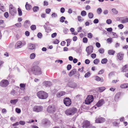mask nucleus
<instances>
[{"mask_svg": "<svg viewBox=\"0 0 128 128\" xmlns=\"http://www.w3.org/2000/svg\"><path fill=\"white\" fill-rule=\"evenodd\" d=\"M37 96L39 98L42 99H46L48 96V94L43 91H40L38 92Z\"/></svg>", "mask_w": 128, "mask_h": 128, "instance_id": "f257e3e1", "label": "nucleus"}, {"mask_svg": "<svg viewBox=\"0 0 128 128\" xmlns=\"http://www.w3.org/2000/svg\"><path fill=\"white\" fill-rule=\"evenodd\" d=\"M32 72L35 75H38L41 74L40 68L37 66H34L32 68Z\"/></svg>", "mask_w": 128, "mask_h": 128, "instance_id": "f03ea898", "label": "nucleus"}, {"mask_svg": "<svg viewBox=\"0 0 128 128\" xmlns=\"http://www.w3.org/2000/svg\"><path fill=\"white\" fill-rule=\"evenodd\" d=\"M77 109L75 108H72L66 110L65 112L66 114L67 115H72L76 112Z\"/></svg>", "mask_w": 128, "mask_h": 128, "instance_id": "7ed1b4c3", "label": "nucleus"}, {"mask_svg": "<svg viewBox=\"0 0 128 128\" xmlns=\"http://www.w3.org/2000/svg\"><path fill=\"white\" fill-rule=\"evenodd\" d=\"M56 108L54 105H49L47 108L46 111L50 113H53L56 111Z\"/></svg>", "mask_w": 128, "mask_h": 128, "instance_id": "20e7f679", "label": "nucleus"}, {"mask_svg": "<svg viewBox=\"0 0 128 128\" xmlns=\"http://www.w3.org/2000/svg\"><path fill=\"white\" fill-rule=\"evenodd\" d=\"M93 100V97L92 95H88L85 100V104H88L92 102Z\"/></svg>", "mask_w": 128, "mask_h": 128, "instance_id": "39448f33", "label": "nucleus"}, {"mask_svg": "<svg viewBox=\"0 0 128 128\" xmlns=\"http://www.w3.org/2000/svg\"><path fill=\"white\" fill-rule=\"evenodd\" d=\"M43 107L41 106H35L33 108V110L34 112H39L42 111Z\"/></svg>", "mask_w": 128, "mask_h": 128, "instance_id": "423d86ee", "label": "nucleus"}, {"mask_svg": "<svg viewBox=\"0 0 128 128\" xmlns=\"http://www.w3.org/2000/svg\"><path fill=\"white\" fill-rule=\"evenodd\" d=\"M64 104L66 106H69L70 105L72 102L71 99L68 98H65L64 100Z\"/></svg>", "mask_w": 128, "mask_h": 128, "instance_id": "0eeeda50", "label": "nucleus"}, {"mask_svg": "<svg viewBox=\"0 0 128 128\" xmlns=\"http://www.w3.org/2000/svg\"><path fill=\"white\" fill-rule=\"evenodd\" d=\"M9 84V81L6 80H2L0 82V86L2 87H6Z\"/></svg>", "mask_w": 128, "mask_h": 128, "instance_id": "6e6552de", "label": "nucleus"}, {"mask_svg": "<svg viewBox=\"0 0 128 128\" xmlns=\"http://www.w3.org/2000/svg\"><path fill=\"white\" fill-rule=\"evenodd\" d=\"M12 5H10V12L12 16H14L16 13V9L14 7H12Z\"/></svg>", "mask_w": 128, "mask_h": 128, "instance_id": "1a4fd4ad", "label": "nucleus"}, {"mask_svg": "<svg viewBox=\"0 0 128 128\" xmlns=\"http://www.w3.org/2000/svg\"><path fill=\"white\" fill-rule=\"evenodd\" d=\"M93 48L92 46H88L86 48V51L87 53V56H88L93 52Z\"/></svg>", "mask_w": 128, "mask_h": 128, "instance_id": "9d476101", "label": "nucleus"}, {"mask_svg": "<svg viewBox=\"0 0 128 128\" xmlns=\"http://www.w3.org/2000/svg\"><path fill=\"white\" fill-rule=\"evenodd\" d=\"M106 120L105 118L101 117L98 118H96L95 122L96 123H102Z\"/></svg>", "mask_w": 128, "mask_h": 128, "instance_id": "9b49d317", "label": "nucleus"}, {"mask_svg": "<svg viewBox=\"0 0 128 128\" xmlns=\"http://www.w3.org/2000/svg\"><path fill=\"white\" fill-rule=\"evenodd\" d=\"M82 124V127L83 128H87L90 126V122L87 120L84 121Z\"/></svg>", "mask_w": 128, "mask_h": 128, "instance_id": "f8f14e48", "label": "nucleus"}, {"mask_svg": "<svg viewBox=\"0 0 128 128\" xmlns=\"http://www.w3.org/2000/svg\"><path fill=\"white\" fill-rule=\"evenodd\" d=\"M124 54L121 52L118 53L117 54L118 59L120 60H122L124 58Z\"/></svg>", "mask_w": 128, "mask_h": 128, "instance_id": "ddd939ff", "label": "nucleus"}, {"mask_svg": "<svg viewBox=\"0 0 128 128\" xmlns=\"http://www.w3.org/2000/svg\"><path fill=\"white\" fill-rule=\"evenodd\" d=\"M68 86L72 88H76L77 86L76 84L73 82H70L68 83Z\"/></svg>", "mask_w": 128, "mask_h": 128, "instance_id": "4468645a", "label": "nucleus"}, {"mask_svg": "<svg viewBox=\"0 0 128 128\" xmlns=\"http://www.w3.org/2000/svg\"><path fill=\"white\" fill-rule=\"evenodd\" d=\"M66 94V92L64 91H60L58 92L56 94V96L58 98H60L64 96Z\"/></svg>", "mask_w": 128, "mask_h": 128, "instance_id": "2eb2a0df", "label": "nucleus"}, {"mask_svg": "<svg viewBox=\"0 0 128 128\" xmlns=\"http://www.w3.org/2000/svg\"><path fill=\"white\" fill-rule=\"evenodd\" d=\"M104 103V100L101 99L96 104V106L98 107H99L102 106Z\"/></svg>", "mask_w": 128, "mask_h": 128, "instance_id": "dca6fc26", "label": "nucleus"}, {"mask_svg": "<svg viewBox=\"0 0 128 128\" xmlns=\"http://www.w3.org/2000/svg\"><path fill=\"white\" fill-rule=\"evenodd\" d=\"M119 20H121V22L122 23H124L128 22V18H120Z\"/></svg>", "mask_w": 128, "mask_h": 128, "instance_id": "f3484780", "label": "nucleus"}, {"mask_svg": "<svg viewBox=\"0 0 128 128\" xmlns=\"http://www.w3.org/2000/svg\"><path fill=\"white\" fill-rule=\"evenodd\" d=\"M76 69H74L71 70L68 74V75L70 76H72L73 75L75 74L76 72Z\"/></svg>", "mask_w": 128, "mask_h": 128, "instance_id": "a211bd4d", "label": "nucleus"}, {"mask_svg": "<svg viewBox=\"0 0 128 128\" xmlns=\"http://www.w3.org/2000/svg\"><path fill=\"white\" fill-rule=\"evenodd\" d=\"M25 7L26 10H30L32 7L31 5L28 4L27 2L26 3Z\"/></svg>", "mask_w": 128, "mask_h": 128, "instance_id": "6ab92c4d", "label": "nucleus"}, {"mask_svg": "<svg viewBox=\"0 0 128 128\" xmlns=\"http://www.w3.org/2000/svg\"><path fill=\"white\" fill-rule=\"evenodd\" d=\"M43 84L46 86H50L52 85L51 82L49 81H45L43 82Z\"/></svg>", "mask_w": 128, "mask_h": 128, "instance_id": "aec40b11", "label": "nucleus"}, {"mask_svg": "<svg viewBox=\"0 0 128 128\" xmlns=\"http://www.w3.org/2000/svg\"><path fill=\"white\" fill-rule=\"evenodd\" d=\"M26 44L25 42H24V44L23 43H22V42L20 41L16 43V46H17V48H20V46L22 45H24Z\"/></svg>", "mask_w": 128, "mask_h": 128, "instance_id": "412c9836", "label": "nucleus"}, {"mask_svg": "<svg viewBox=\"0 0 128 128\" xmlns=\"http://www.w3.org/2000/svg\"><path fill=\"white\" fill-rule=\"evenodd\" d=\"M128 70V65L126 64L123 67L122 70L123 72H126Z\"/></svg>", "mask_w": 128, "mask_h": 128, "instance_id": "4be33fe9", "label": "nucleus"}, {"mask_svg": "<svg viewBox=\"0 0 128 128\" xmlns=\"http://www.w3.org/2000/svg\"><path fill=\"white\" fill-rule=\"evenodd\" d=\"M28 48L30 49H34L35 48V45L32 44H30L28 45Z\"/></svg>", "mask_w": 128, "mask_h": 128, "instance_id": "5701e85b", "label": "nucleus"}, {"mask_svg": "<svg viewBox=\"0 0 128 128\" xmlns=\"http://www.w3.org/2000/svg\"><path fill=\"white\" fill-rule=\"evenodd\" d=\"M120 93L118 92L116 94L114 97V100L116 101H117L120 98Z\"/></svg>", "mask_w": 128, "mask_h": 128, "instance_id": "b1692460", "label": "nucleus"}, {"mask_svg": "<svg viewBox=\"0 0 128 128\" xmlns=\"http://www.w3.org/2000/svg\"><path fill=\"white\" fill-rule=\"evenodd\" d=\"M20 86L21 89L22 90H24L25 89L26 84H20Z\"/></svg>", "mask_w": 128, "mask_h": 128, "instance_id": "393cba45", "label": "nucleus"}, {"mask_svg": "<svg viewBox=\"0 0 128 128\" xmlns=\"http://www.w3.org/2000/svg\"><path fill=\"white\" fill-rule=\"evenodd\" d=\"M95 80L96 81H100L102 82H103L104 81V79L102 78H100L98 76H96V77Z\"/></svg>", "mask_w": 128, "mask_h": 128, "instance_id": "a878e982", "label": "nucleus"}, {"mask_svg": "<svg viewBox=\"0 0 128 128\" xmlns=\"http://www.w3.org/2000/svg\"><path fill=\"white\" fill-rule=\"evenodd\" d=\"M120 87L122 88H128V84H124L120 85Z\"/></svg>", "mask_w": 128, "mask_h": 128, "instance_id": "bb28decb", "label": "nucleus"}, {"mask_svg": "<svg viewBox=\"0 0 128 128\" xmlns=\"http://www.w3.org/2000/svg\"><path fill=\"white\" fill-rule=\"evenodd\" d=\"M18 100L17 99L12 100H10V102L11 104H15L16 103L18 102Z\"/></svg>", "mask_w": 128, "mask_h": 128, "instance_id": "cd10ccee", "label": "nucleus"}, {"mask_svg": "<svg viewBox=\"0 0 128 128\" xmlns=\"http://www.w3.org/2000/svg\"><path fill=\"white\" fill-rule=\"evenodd\" d=\"M34 12H36L38 10L39 8L38 6H34L32 8Z\"/></svg>", "mask_w": 128, "mask_h": 128, "instance_id": "c85d7f7f", "label": "nucleus"}, {"mask_svg": "<svg viewBox=\"0 0 128 128\" xmlns=\"http://www.w3.org/2000/svg\"><path fill=\"white\" fill-rule=\"evenodd\" d=\"M115 52L114 51L112 50H110L108 51V53L110 55H114Z\"/></svg>", "mask_w": 128, "mask_h": 128, "instance_id": "c756f323", "label": "nucleus"}, {"mask_svg": "<svg viewBox=\"0 0 128 128\" xmlns=\"http://www.w3.org/2000/svg\"><path fill=\"white\" fill-rule=\"evenodd\" d=\"M98 88V90L100 92H102L106 89V88L104 86L99 87Z\"/></svg>", "mask_w": 128, "mask_h": 128, "instance_id": "7c9ffc66", "label": "nucleus"}, {"mask_svg": "<svg viewBox=\"0 0 128 128\" xmlns=\"http://www.w3.org/2000/svg\"><path fill=\"white\" fill-rule=\"evenodd\" d=\"M36 56V54H35L33 53L31 54L30 55V59H32L34 58Z\"/></svg>", "mask_w": 128, "mask_h": 128, "instance_id": "2f4dec72", "label": "nucleus"}, {"mask_svg": "<svg viewBox=\"0 0 128 128\" xmlns=\"http://www.w3.org/2000/svg\"><path fill=\"white\" fill-rule=\"evenodd\" d=\"M107 61L108 60L106 58H104L102 60L101 62L102 64H105L106 63Z\"/></svg>", "mask_w": 128, "mask_h": 128, "instance_id": "473e14b6", "label": "nucleus"}, {"mask_svg": "<svg viewBox=\"0 0 128 128\" xmlns=\"http://www.w3.org/2000/svg\"><path fill=\"white\" fill-rule=\"evenodd\" d=\"M81 16H84L86 15V13L84 10H83L81 12Z\"/></svg>", "mask_w": 128, "mask_h": 128, "instance_id": "72a5a7b5", "label": "nucleus"}, {"mask_svg": "<svg viewBox=\"0 0 128 128\" xmlns=\"http://www.w3.org/2000/svg\"><path fill=\"white\" fill-rule=\"evenodd\" d=\"M78 21L80 22H82L84 20V19L80 16H78Z\"/></svg>", "mask_w": 128, "mask_h": 128, "instance_id": "f704fd0d", "label": "nucleus"}, {"mask_svg": "<svg viewBox=\"0 0 128 128\" xmlns=\"http://www.w3.org/2000/svg\"><path fill=\"white\" fill-rule=\"evenodd\" d=\"M88 16L90 18H92L94 16V15L92 12H90L88 14Z\"/></svg>", "mask_w": 128, "mask_h": 128, "instance_id": "c9c22d12", "label": "nucleus"}, {"mask_svg": "<svg viewBox=\"0 0 128 128\" xmlns=\"http://www.w3.org/2000/svg\"><path fill=\"white\" fill-rule=\"evenodd\" d=\"M91 74L89 72H88L85 74L84 77L87 78L89 77L90 75Z\"/></svg>", "mask_w": 128, "mask_h": 128, "instance_id": "e433bc0d", "label": "nucleus"}, {"mask_svg": "<svg viewBox=\"0 0 128 128\" xmlns=\"http://www.w3.org/2000/svg\"><path fill=\"white\" fill-rule=\"evenodd\" d=\"M102 12V10L100 8H98L97 10V12L98 14H101Z\"/></svg>", "mask_w": 128, "mask_h": 128, "instance_id": "4c0bfd02", "label": "nucleus"}, {"mask_svg": "<svg viewBox=\"0 0 128 128\" xmlns=\"http://www.w3.org/2000/svg\"><path fill=\"white\" fill-rule=\"evenodd\" d=\"M65 19V17L62 16L60 19V21L62 22H64V20Z\"/></svg>", "mask_w": 128, "mask_h": 128, "instance_id": "58836bf2", "label": "nucleus"}, {"mask_svg": "<svg viewBox=\"0 0 128 128\" xmlns=\"http://www.w3.org/2000/svg\"><path fill=\"white\" fill-rule=\"evenodd\" d=\"M82 41L83 42L85 43H87L88 42V39L86 37H84L82 39Z\"/></svg>", "mask_w": 128, "mask_h": 128, "instance_id": "ea45409f", "label": "nucleus"}, {"mask_svg": "<svg viewBox=\"0 0 128 128\" xmlns=\"http://www.w3.org/2000/svg\"><path fill=\"white\" fill-rule=\"evenodd\" d=\"M18 11L19 16H21L22 14V12L20 8H18Z\"/></svg>", "mask_w": 128, "mask_h": 128, "instance_id": "a19ab883", "label": "nucleus"}, {"mask_svg": "<svg viewBox=\"0 0 128 128\" xmlns=\"http://www.w3.org/2000/svg\"><path fill=\"white\" fill-rule=\"evenodd\" d=\"M36 26L35 25H33L30 26V28L32 30H34L36 29Z\"/></svg>", "mask_w": 128, "mask_h": 128, "instance_id": "79ce46f5", "label": "nucleus"}, {"mask_svg": "<svg viewBox=\"0 0 128 128\" xmlns=\"http://www.w3.org/2000/svg\"><path fill=\"white\" fill-rule=\"evenodd\" d=\"M100 62V60L98 59H96L94 61V63L95 64H97Z\"/></svg>", "mask_w": 128, "mask_h": 128, "instance_id": "37998d69", "label": "nucleus"}, {"mask_svg": "<svg viewBox=\"0 0 128 128\" xmlns=\"http://www.w3.org/2000/svg\"><path fill=\"white\" fill-rule=\"evenodd\" d=\"M114 72H112L110 73L108 75L109 77L110 78L112 76L114 75Z\"/></svg>", "mask_w": 128, "mask_h": 128, "instance_id": "c03bdc74", "label": "nucleus"}, {"mask_svg": "<svg viewBox=\"0 0 128 128\" xmlns=\"http://www.w3.org/2000/svg\"><path fill=\"white\" fill-rule=\"evenodd\" d=\"M81 97V96L80 95H78L76 96L75 99L77 100H79L80 99Z\"/></svg>", "mask_w": 128, "mask_h": 128, "instance_id": "a18cd8bd", "label": "nucleus"}, {"mask_svg": "<svg viewBox=\"0 0 128 128\" xmlns=\"http://www.w3.org/2000/svg\"><path fill=\"white\" fill-rule=\"evenodd\" d=\"M107 42L108 43H111L112 42V39L111 38H108L107 40Z\"/></svg>", "mask_w": 128, "mask_h": 128, "instance_id": "49530a36", "label": "nucleus"}, {"mask_svg": "<svg viewBox=\"0 0 128 128\" xmlns=\"http://www.w3.org/2000/svg\"><path fill=\"white\" fill-rule=\"evenodd\" d=\"M93 37L92 34L90 33L88 34V37L90 38H91Z\"/></svg>", "mask_w": 128, "mask_h": 128, "instance_id": "de8ad7c7", "label": "nucleus"}, {"mask_svg": "<svg viewBox=\"0 0 128 128\" xmlns=\"http://www.w3.org/2000/svg\"><path fill=\"white\" fill-rule=\"evenodd\" d=\"M25 123V122L24 121L20 120L19 122V124L22 125H24Z\"/></svg>", "mask_w": 128, "mask_h": 128, "instance_id": "09e8293b", "label": "nucleus"}, {"mask_svg": "<svg viewBox=\"0 0 128 128\" xmlns=\"http://www.w3.org/2000/svg\"><path fill=\"white\" fill-rule=\"evenodd\" d=\"M98 51L100 53L103 54L104 52V50L103 48H101Z\"/></svg>", "mask_w": 128, "mask_h": 128, "instance_id": "8fccbe9b", "label": "nucleus"}, {"mask_svg": "<svg viewBox=\"0 0 128 128\" xmlns=\"http://www.w3.org/2000/svg\"><path fill=\"white\" fill-rule=\"evenodd\" d=\"M47 14H49L51 12V10L49 8H46L45 10Z\"/></svg>", "mask_w": 128, "mask_h": 128, "instance_id": "3c124183", "label": "nucleus"}, {"mask_svg": "<svg viewBox=\"0 0 128 128\" xmlns=\"http://www.w3.org/2000/svg\"><path fill=\"white\" fill-rule=\"evenodd\" d=\"M112 11L115 14H118V12L114 8L112 9Z\"/></svg>", "mask_w": 128, "mask_h": 128, "instance_id": "603ef678", "label": "nucleus"}, {"mask_svg": "<svg viewBox=\"0 0 128 128\" xmlns=\"http://www.w3.org/2000/svg\"><path fill=\"white\" fill-rule=\"evenodd\" d=\"M51 16L52 18H55L57 16V14L56 13H54L52 14Z\"/></svg>", "mask_w": 128, "mask_h": 128, "instance_id": "864d4df0", "label": "nucleus"}, {"mask_svg": "<svg viewBox=\"0 0 128 128\" xmlns=\"http://www.w3.org/2000/svg\"><path fill=\"white\" fill-rule=\"evenodd\" d=\"M15 25L18 28L20 27L21 26V24L20 23H17L15 24Z\"/></svg>", "mask_w": 128, "mask_h": 128, "instance_id": "5fc2aeb1", "label": "nucleus"}, {"mask_svg": "<svg viewBox=\"0 0 128 128\" xmlns=\"http://www.w3.org/2000/svg\"><path fill=\"white\" fill-rule=\"evenodd\" d=\"M112 22V21L110 19H108L106 21V23L108 24H110Z\"/></svg>", "mask_w": 128, "mask_h": 128, "instance_id": "6e6d98bb", "label": "nucleus"}, {"mask_svg": "<svg viewBox=\"0 0 128 128\" xmlns=\"http://www.w3.org/2000/svg\"><path fill=\"white\" fill-rule=\"evenodd\" d=\"M72 66L71 65L69 64H68L67 67V69L68 70H70Z\"/></svg>", "mask_w": 128, "mask_h": 128, "instance_id": "4d7b16f0", "label": "nucleus"}, {"mask_svg": "<svg viewBox=\"0 0 128 128\" xmlns=\"http://www.w3.org/2000/svg\"><path fill=\"white\" fill-rule=\"evenodd\" d=\"M16 112L18 113H20L21 112V110L19 108H16Z\"/></svg>", "mask_w": 128, "mask_h": 128, "instance_id": "13d9d810", "label": "nucleus"}, {"mask_svg": "<svg viewBox=\"0 0 128 128\" xmlns=\"http://www.w3.org/2000/svg\"><path fill=\"white\" fill-rule=\"evenodd\" d=\"M104 69H102L100 70L98 73V74H102L104 72Z\"/></svg>", "mask_w": 128, "mask_h": 128, "instance_id": "bf43d9fd", "label": "nucleus"}, {"mask_svg": "<svg viewBox=\"0 0 128 128\" xmlns=\"http://www.w3.org/2000/svg\"><path fill=\"white\" fill-rule=\"evenodd\" d=\"M91 57L94 59L96 57V54H92L91 55Z\"/></svg>", "mask_w": 128, "mask_h": 128, "instance_id": "052dcab7", "label": "nucleus"}, {"mask_svg": "<svg viewBox=\"0 0 128 128\" xmlns=\"http://www.w3.org/2000/svg\"><path fill=\"white\" fill-rule=\"evenodd\" d=\"M99 22V20L98 19H95L94 20L93 22L94 24H97Z\"/></svg>", "mask_w": 128, "mask_h": 128, "instance_id": "680f3d73", "label": "nucleus"}, {"mask_svg": "<svg viewBox=\"0 0 128 128\" xmlns=\"http://www.w3.org/2000/svg\"><path fill=\"white\" fill-rule=\"evenodd\" d=\"M118 27L120 28V29H122L124 27L123 25L122 24H119L118 25Z\"/></svg>", "mask_w": 128, "mask_h": 128, "instance_id": "e2e57ef3", "label": "nucleus"}, {"mask_svg": "<svg viewBox=\"0 0 128 128\" xmlns=\"http://www.w3.org/2000/svg\"><path fill=\"white\" fill-rule=\"evenodd\" d=\"M65 10V9L64 8H61L60 9V11L61 13H63L64 12Z\"/></svg>", "mask_w": 128, "mask_h": 128, "instance_id": "0e129e2a", "label": "nucleus"}, {"mask_svg": "<svg viewBox=\"0 0 128 128\" xmlns=\"http://www.w3.org/2000/svg\"><path fill=\"white\" fill-rule=\"evenodd\" d=\"M4 17L6 18H7L8 16V13L7 12H5L4 14Z\"/></svg>", "mask_w": 128, "mask_h": 128, "instance_id": "69168bd1", "label": "nucleus"}, {"mask_svg": "<svg viewBox=\"0 0 128 128\" xmlns=\"http://www.w3.org/2000/svg\"><path fill=\"white\" fill-rule=\"evenodd\" d=\"M42 34L40 32L38 33L37 35L38 37L39 38H41L42 36Z\"/></svg>", "mask_w": 128, "mask_h": 128, "instance_id": "338daca9", "label": "nucleus"}, {"mask_svg": "<svg viewBox=\"0 0 128 128\" xmlns=\"http://www.w3.org/2000/svg\"><path fill=\"white\" fill-rule=\"evenodd\" d=\"M59 42V41L57 39H56L53 42V43L55 44H57Z\"/></svg>", "mask_w": 128, "mask_h": 128, "instance_id": "774afa93", "label": "nucleus"}]
</instances>
